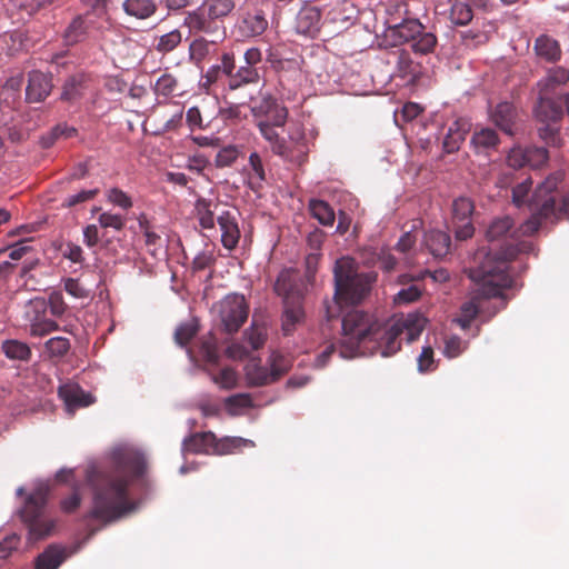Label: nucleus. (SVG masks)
<instances>
[{"mask_svg":"<svg viewBox=\"0 0 569 569\" xmlns=\"http://www.w3.org/2000/svg\"><path fill=\"white\" fill-rule=\"evenodd\" d=\"M535 116L541 123H558L563 117V109L560 100H556L549 94H540L535 108Z\"/></svg>","mask_w":569,"mask_h":569,"instance_id":"nucleus-15","label":"nucleus"},{"mask_svg":"<svg viewBox=\"0 0 569 569\" xmlns=\"http://www.w3.org/2000/svg\"><path fill=\"white\" fill-rule=\"evenodd\" d=\"M549 159L548 150L543 147H528L527 166L540 168Z\"/></svg>","mask_w":569,"mask_h":569,"instance_id":"nucleus-57","label":"nucleus"},{"mask_svg":"<svg viewBox=\"0 0 569 569\" xmlns=\"http://www.w3.org/2000/svg\"><path fill=\"white\" fill-rule=\"evenodd\" d=\"M471 129V123L466 118H458L448 128V132L443 139V149L447 153L459 150L461 143L466 140V136Z\"/></svg>","mask_w":569,"mask_h":569,"instance_id":"nucleus-20","label":"nucleus"},{"mask_svg":"<svg viewBox=\"0 0 569 569\" xmlns=\"http://www.w3.org/2000/svg\"><path fill=\"white\" fill-rule=\"evenodd\" d=\"M87 32L86 20L82 16H77L68 26L64 38L69 43H76L82 39Z\"/></svg>","mask_w":569,"mask_h":569,"instance_id":"nucleus-48","label":"nucleus"},{"mask_svg":"<svg viewBox=\"0 0 569 569\" xmlns=\"http://www.w3.org/2000/svg\"><path fill=\"white\" fill-rule=\"evenodd\" d=\"M52 90L51 77L44 72L34 70L29 72L26 98L28 102L43 101Z\"/></svg>","mask_w":569,"mask_h":569,"instance_id":"nucleus-14","label":"nucleus"},{"mask_svg":"<svg viewBox=\"0 0 569 569\" xmlns=\"http://www.w3.org/2000/svg\"><path fill=\"white\" fill-rule=\"evenodd\" d=\"M493 123L503 132L513 136V126L517 118L516 108L510 102H500L490 113Z\"/></svg>","mask_w":569,"mask_h":569,"instance_id":"nucleus-25","label":"nucleus"},{"mask_svg":"<svg viewBox=\"0 0 569 569\" xmlns=\"http://www.w3.org/2000/svg\"><path fill=\"white\" fill-rule=\"evenodd\" d=\"M78 134V130L74 127L68 126L67 123H59L51 129V131L42 138L43 146L46 148L51 147L58 139H71Z\"/></svg>","mask_w":569,"mask_h":569,"instance_id":"nucleus-44","label":"nucleus"},{"mask_svg":"<svg viewBox=\"0 0 569 569\" xmlns=\"http://www.w3.org/2000/svg\"><path fill=\"white\" fill-rule=\"evenodd\" d=\"M425 29L418 19H406L395 26H389L383 33L386 48H402L406 42H413Z\"/></svg>","mask_w":569,"mask_h":569,"instance_id":"nucleus-13","label":"nucleus"},{"mask_svg":"<svg viewBox=\"0 0 569 569\" xmlns=\"http://www.w3.org/2000/svg\"><path fill=\"white\" fill-rule=\"evenodd\" d=\"M517 248L508 247L502 259L495 260L487 258L481 264L469 268L468 276L473 282L470 298L461 306V316L458 323L467 329L471 321L479 313L481 301L491 298L502 297V290L510 288L513 279L507 272L506 260L517 253Z\"/></svg>","mask_w":569,"mask_h":569,"instance_id":"nucleus-5","label":"nucleus"},{"mask_svg":"<svg viewBox=\"0 0 569 569\" xmlns=\"http://www.w3.org/2000/svg\"><path fill=\"white\" fill-rule=\"evenodd\" d=\"M46 349L51 357H63L70 349V341L64 337H54L46 342Z\"/></svg>","mask_w":569,"mask_h":569,"instance_id":"nucleus-56","label":"nucleus"},{"mask_svg":"<svg viewBox=\"0 0 569 569\" xmlns=\"http://www.w3.org/2000/svg\"><path fill=\"white\" fill-rule=\"evenodd\" d=\"M423 242L429 252L436 258L445 257L450 251L451 239L445 231L430 230L426 232Z\"/></svg>","mask_w":569,"mask_h":569,"instance_id":"nucleus-27","label":"nucleus"},{"mask_svg":"<svg viewBox=\"0 0 569 569\" xmlns=\"http://www.w3.org/2000/svg\"><path fill=\"white\" fill-rule=\"evenodd\" d=\"M126 218L119 213H112V212H102L99 218L98 222L99 224L104 228H111L116 231H121L126 227Z\"/></svg>","mask_w":569,"mask_h":569,"instance_id":"nucleus-55","label":"nucleus"},{"mask_svg":"<svg viewBox=\"0 0 569 569\" xmlns=\"http://www.w3.org/2000/svg\"><path fill=\"white\" fill-rule=\"evenodd\" d=\"M243 337L246 341L250 345L252 350L260 349L266 341L264 331L261 328L256 327L253 325L244 331Z\"/></svg>","mask_w":569,"mask_h":569,"instance_id":"nucleus-60","label":"nucleus"},{"mask_svg":"<svg viewBox=\"0 0 569 569\" xmlns=\"http://www.w3.org/2000/svg\"><path fill=\"white\" fill-rule=\"evenodd\" d=\"M183 24L192 34L213 33L218 30V22L207 13V9L203 6L197 10L188 12Z\"/></svg>","mask_w":569,"mask_h":569,"instance_id":"nucleus-17","label":"nucleus"},{"mask_svg":"<svg viewBox=\"0 0 569 569\" xmlns=\"http://www.w3.org/2000/svg\"><path fill=\"white\" fill-rule=\"evenodd\" d=\"M31 307L36 312L34 317L30 318L31 336L44 337L59 329V326L54 320L46 317V303L43 300L32 301Z\"/></svg>","mask_w":569,"mask_h":569,"instance_id":"nucleus-16","label":"nucleus"},{"mask_svg":"<svg viewBox=\"0 0 569 569\" xmlns=\"http://www.w3.org/2000/svg\"><path fill=\"white\" fill-rule=\"evenodd\" d=\"M426 322V318L417 312L380 322L366 311L351 310L341 321L340 355L351 358L367 350H377L382 357H391L401 349L402 336L408 342L415 341Z\"/></svg>","mask_w":569,"mask_h":569,"instance_id":"nucleus-1","label":"nucleus"},{"mask_svg":"<svg viewBox=\"0 0 569 569\" xmlns=\"http://www.w3.org/2000/svg\"><path fill=\"white\" fill-rule=\"evenodd\" d=\"M267 181V172L261 156L254 151L248 159L247 184L254 191L259 192L263 189Z\"/></svg>","mask_w":569,"mask_h":569,"instance_id":"nucleus-24","label":"nucleus"},{"mask_svg":"<svg viewBox=\"0 0 569 569\" xmlns=\"http://www.w3.org/2000/svg\"><path fill=\"white\" fill-rule=\"evenodd\" d=\"M449 18L456 26H467L473 18L471 7L463 1H455L450 9Z\"/></svg>","mask_w":569,"mask_h":569,"instance_id":"nucleus-41","label":"nucleus"},{"mask_svg":"<svg viewBox=\"0 0 569 569\" xmlns=\"http://www.w3.org/2000/svg\"><path fill=\"white\" fill-rule=\"evenodd\" d=\"M535 52L547 62H557L561 58V48L559 42L548 34L539 36L535 41Z\"/></svg>","mask_w":569,"mask_h":569,"instance_id":"nucleus-29","label":"nucleus"},{"mask_svg":"<svg viewBox=\"0 0 569 569\" xmlns=\"http://www.w3.org/2000/svg\"><path fill=\"white\" fill-rule=\"evenodd\" d=\"M420 296L421 289L417 284H410L395 295L393 301L396 305H406L418 300Z\"/></svg>","mask_w":569,"mask_h":569,"instance_id":"nucleus-59","label":"nucleus"},{"mask_svg":"<svg viewBox=\"0 0 569 569\" xmlns=\"http://www.w3.org/2000/svg\"><path fill=\"white\" fill-rule=\"evenodd\" d=\"M157 8L154 0H124L122 3V9L128 16L140 20L152 17Z\"/></svg>","mask_w":569,"mask_h":569,"instance_id":"nucleus-33","label":"nucleus"},{"mask_svg":"<svg viewBox=\"0 0 569 569\" xmlns=\"http://www.w3.org/2000/svg\"><path fill=\"white\" fill-rule=\"evenodd\" d=\"M106 198L110 203L123 210H129L133 206L131 197L117 187L108 189L106 191Z\"/></svg>","mask_w":569,"mask_h":569,"instance_id":"nucleus-51","label":"nucleus"},{"mask_svg":"<svg viewBox=\"0 0 569 569\" xmlns=\"http://www.w3.org/2000/svg\"><path fill=\"white\" fill-rule=\"evenodd\" d=\"M216 435L211 431L196 432L183 441V449L191 453L213 452Z\"/></svg>","mask_w":569,"mask_h":569,"instance_id":"nucleus-28","label":"nucleus"},{"mask_svg":"<svg viewBox=\"0 0 569 569\" xmlns=\"http://www.w3.org/2000/svg\"><path fill=\"white\" fill-rule=\"evenodd\" d=\"M59 396L70 409L87 407L93 402L90 393H86L78 386H62L59 388Z\"/></svg>","mask_w":569,"mask_h":569,"instance_id":"nucleus-30","label":"nucleus"},{"mask_svg":"<svg viewBox=\"0 0 569 569\" xmlns=\"http://www.w3.org/2000/svg\"><path fill=\"white\" fill-rule=\"evenodd\" d=\"M240 156V149L236 146H226L221 148L214 158L217 168H226L232 166Z\"/></svg>","mask_w":569,"mask_h":569,"instance_id":"nucleus-49","label":"nucleus"},{"mask_svg":"<svg viewBox=\"0 0 569 569\" xmlns=\"http://www.w3.org/2000/svg\"><path fill=\"white\" fill-rule=\"evenodd\" d=\"M144 470L146 461L139 453L119 457L112 470H88L87 481L93 491L89 517L110 523L132 511L134 503L129 498L128 487L130 481L141 477Z\"/></svg>","mask_w":569,"mask_h":569,"instance_id":"nucleus-2","label":"nucleus"},{"mask_svg":"<svg viewBox=\"0 0 569 569\" xmlns=\"http://www.w3.org/2000/svg\"><path fill=\"white\" fill-rule=\"evenodd\" d=\"M259 79L258 70L251 66H241L234 70L231 79L228 81L230 90L239 89L246 84L254 83Z\"/></svg>","mask_w":569,"mask_h":569,"instance_id":"nucleus-35","label":"nucleus"},{"mask_svg":"<svg viewBox=\"0 0 569 569\" xmlns=\"http://www.w3.org/2000/svg\"><path fill=\"white\" fill-rule=\"evenodd\" d=\"M211 44L213 42H209L202 37L194 39L189 46L190 59L197 64L201 63L208 57Z\"/></svg>","mask_w":569,"mask_h":569,"instance_id":"nucleus-47","label":"nucleus"},{"mask_svg":"<svg viewBox=\"0 0 569 569\" xmlns=\"http://www.w3.org/2000/svg\"><path fill=\"white\" fill-rule=\"evenodd\" d=\"M67 559L63 547L51 545L36 559V569H58Z\"/></svg>","mask_w":569,"mask_h":569,"instance_id":"nucleus-32","label":"nucleus"},{"mask_svg":"<svg viewBox=\"0 0 569 569\" xmlns=\"http://www.w3.org/2000/svg\"><path fill=\"white\" fill-rule=\"evenodd\" d=\"M565 173L557 171L548 176L536 188L532 197L528 193L532 187L531 178L525 179L512 188V201L517 207L528 203L532 211L531 218L525 223L523 232H535L539 229L541 220H559L569 217V199L558 189Z\"/></svg>","mask_w":569,"mask_h":569,"instance_id":"nucleus-4","label":"nucleus"},{"mask_svg":"<svg viewBox=\"0 0 569 569\" xmlns=\"http://www.w3.org/2000/svg\"><path fill=\"white\" fill-rule=\"evenodd\" d=\"M321 10L315 6H305L297 14L296 29L299 33L315 36L320 29Z\"/></svg>","mask_w":569,"mask_h":569,"instance_id":"nucleus-22","label":"nucleus"},{"mask_svg":"<svg viewBox=\"0 0 569 569\" xmlns=\"http://www.w3.org/2000/svg\"><path fill=\"white\" fill-rule=\"evenodd\" d=\"M203 7L207 13L217 22L228 17L234 9V0H208Z\"/></svg>","mask_w":569,"mask_h":569,"instance_id":"nucleus-38","label":"nucleus"},{"mask_svg":"<svg viewBox=\"0 0 569 569\" xmlns=\"http://www.w3.org/2000/svg\"><path fill=\"white\" fill-rule=\"evenodd\" d=\"M138 224L141 233L144 237V246L148 252L156 257L158 251L163 248L161 228L150 221L144 213H141L138 217Z\"/></svg>","mask_w":569,"mask_h":569,"instance_id":"nucleus-18","label":"nucleus"},{"mask_svg":"<svg viewBox=\"0 0 569 569\" xmlns=\"http://www.w3.org/2000/svg\"><path fill=\"white\" fill-rule=\"evenodd\" d=\"M246 379L250 387H262L273 383L270 370L262 367L258 361L251 360L244 368Z\"/></svg>","mask_w":569,"mask_h":569,"instance_id":"nucleus-34","label":"nucleus"},{"mask_svg":"<svg viewBox=\"0 0 569 569\" xmlns=\"http://www.w3.org/2000/svg\"><path fill=\"white\" fill-rule=\"evenodd\" d=\"M181 40V32L177 29L172 30L159 38L158 43L156 44V49L162 53L170 52L180 44Z\"/></svg>","mask_w":569,"mask_h":569,"instance_id":"nucleus-50","label":"nucleus"},{"mask_svg":"<svg viewBox=\"0 0 569 569\" xmlns=\"http://www.w3.org/2000/svg\"><path fill=\"white\" fill-rule=\"evenodd\" d=\"M569 81V70L563 67L549 68L538 82L540 94H551Z\"/></svg>","mask_w":569,"mask_h":569,"instance_id":"nucleus-26","label":"nucleus"},{"mask_svg":"<svg viewBox=\"0 0 569 569\" xmlns=\"http://www.w3.org/2000/svg\"><path fill=\"white\" fill-rule=\"evenodd\" d=\"M48 305L54 317H61L67 310V303L60 291H53L49 295Z\"/></svg>","mask_w":569,"mask_h":569,"instance_id":"nucleus-64","label":"nucleus"},{"mask_svg":"<svg viewBox=\"0 0 569 569\" xmlns=\"http://www.w3.org/2000/svg\"><path fill=\"white\" fill-rule=\"evenodd\" d=\"M84 77L81 74L68 78L63 84L61 99L66 101H73L80 98L84 91Z\"/></svg>","mask_w":569,"mask_h":569,"instance_id":"nucleus-39","label":"nucleus"},{"mask_svg":"<svg viewBox=\"0 0 569 569\" xmlns=\"http://www.w3.org/2000/svg\"><path fill=\"white\" fill-rule=\"evenodd\" d=\"M257 127L262 138L269 143L273 154L284 161L301 164L308 156L306 134L299 126L288 131V138L281 136L288 119V109L271 94H261L251 107Z\"/></svg>","mask_w":569,"mask_h":569,"instance_id":"nucleus-3","label":"nucleus"},{"mask_svg":"<svg viewBox=\"0 0 569 569\" xmlns=\"http://www.w3.org/2000/svg\"><path fill=\"white\" fill-rule=\"evenodd\" d=\"M305 281L295 269L282 270L274 282V292L282 297V331L290 336L305 321L303 296Z\"/></svg>","mask_w":569,"mask_h":569,"instance_id":"nucleus-7","label":"nucleus"},{"mask_svg":"<svg viewBox=\"0 0 569 569\" xmlns=\"http://www.w3.org/2000/svg\"><path fill=\"white\" fill-rule=\"evenodd\" d=\"M249 443V440H246L240 437H226L222 439L216 438V445L213 449V453L217 455H228L232 453L236 449H240Z\"/></svg>","mask_w":569,"mask_h":569,"instance_id":"nucleus-45","label":"nucleus"},{"mask_svg":"<svg viewBox=\"0 0 569 569\" xmlns=\"http://www.w3.org/2000/svg\"><path fill=\"white\" fill-rule=\"evenodd\" d=\"M335 295L339 306H356L365 301L378 279L376 271L358 272L350 257L338 259L333 267Z\"/></svg>","mask_w":569,"mask_h":569,"instance_id":"nucleus-6","label":"nucleus"},{"mask_svg":"<svg viewBox=\"0 0 569 569\" xmlns=\"http://www.w3.org/2000/svg\"><path fill=\"white\" fill-rule=\"evenodd\" d=\"M221 230L222 246L228 250H233L240 239V230L236 217L230 211H223L217 218Z\"/></svg>","mask_w":569,"mask_h":569,"instance_id":"nucleus-21","label":"nucleus"},{"mask_svg":"<svg viewBox=\"0 0 569 569\" xmlns=\"http://www.w3.org/2000/svg\"><path fill=\"white\" fill-rule=\"evenodd\" d=\"M500 140L497 132L490 128H482L475 131L471 137V146L477 153H489L496 150Z\"/></svg>","mask_w":569,"mask_h":569,"instance_id":"nucleus-31","label":"nucleus"},{"mask_svg":"<svg viewBox=\"0 0 569 569\" xmlns=\"http://www.w3.org/2000/svg\"><path fill=\"white\" fill-rule=\"evenodd\" d=\"M543 126L538 129L539 137L548 144L557 146L560 141L559 128L555 127L556 123H542Z\"/></svg>","mask_w":569,"mask_h":569,"instance_id":"nucleus-63","label":"nucleus"},{"mask_svg":"<svg viewBox=\"0 0 569 569\" xmlns=\"http://www.w3.org/2000/svg\"><path fill=\"white\" fill-rule=\"evenodd\" d=\"M178 86L177 79L170 73H163L154 84V92L158 96L169 97L173 94Z\"/></svg>","mask_w":569,"mask_h":569,"instance_id":"nucleus-53","label":"nucleus"},{"mask_svg":"<svg viewBox=\"0 0 569 569\" xmlns=\"http://www.w3.org/2000/svg\"><path fill=\"white\" fill-rule=\"evenodd\" d=\"M212 380L223 389H232L237 386V372L229 367L223 368L219 373L212 376Z\"/></svg>","mask_w":569,"mask_h":569,"instance_id":"nucleus-58","label":"nucleus"},{"mask_svg":"<svg viewBox=\"0 0 569 569\" xmlns=\"http://www.w3.org/2000/svg\"><path fill=\"white\" fill-rule=\"evenodd\" d=\"M272 68L279 74V82L284 86V82L297 81L301 76V59L296 58H276L272 54L270 59Z\"/></svg>","mask_w":569,"mask_h":569,"instance_id":"nucleus-23","label":"nucleus"},{"mask_svg":"<svg viewBox=\"0 0 569 569\" xmlns=\"http://www.w3.org/2000/svg\"><path fill=\"white\" fill-rule=\"evenodd\" d=\"M198 327L193 322L181 323L174 331V341L181 346H187L197 335Z\"/></svg>","mask_w":569,"mask_h":569,"instance_id":"nucleus-54","label":"nucleus"},{"mask_svg":"<svg viewBox=\"0 0 569 569\" xmlns=\"http://www.w3.org/2000/svg\"><path fill=\"white\" fill-rule=\"evenodd\" d=\"M49 489L44 486L36 488L27 498L21 510V518L29 527L31 539L39 540L50 535L53 522L43 518Z\"/></svg>","mask_w":569,"mask_h":569,"instance_id":"nucleus-9","label":"nucleus"},{"mask_svg":"<svg viewBox=\"0 0 569 569\" xmlns=\"http://www.w3.org/2000/svg\"><path fill=\"white\" fill-rule=\"evenodd\" d=\"M515 232V222L509 216L495 218L489 223L486 230V239L491 243L502 242V244L499 247L498 250H495L493 248H490L488 252L479 250L475 257L478 264H481L489 257L495 260L502 259V256L507 248L512 246L513 248H517L518 251L512 258L506 260V264L508 266L509 261L515 259L519 252L523 251L527 248V244L525 242L515 243L513 240L509 241V239L513 237Z\"/></svg>","mask_w":569,"mask_h":569,"instance_id":"nucleus-8","label":"nucleus"},{"mask_svg":"<svg viewBox=\"0 0 569 569\" xmlns=\"http://www.w3.org/2000/svg\"><path fill=\"white\" fill-rule=\"evenodd\" d=\"M249 306L242 295L227 296L219 305V316L223 331L232 335L247 321Z\"/></svg>","mask_w":569,"mask_h":569,"instance_id":"nucleus-10","label":"nucleus"},{"mask_svg":"<svg viewBox=\"0 0 569 569\" xmlns=\"http://www.w3.org/2000/svg\"><path fill=\"white\" fill-rule=\"evenodd\" d=\"M99 189L81 190L74 194L67 196L61 206L63 208H73L79 204L86 203L97 197Z\"/></svg>","mask_w":569,"mask_h":569,"instance_id":"nucleus-52","label":"nucleus"},{"mask_svg":"<svg viewBox=\"0 0 569 569\" xmlns=\"http://www.w3.org/2000/svg\"><path fill=\"white\" fill-rule=\"evenodd\" d=\"M436 46L437 37L432 32H427L423 29L412 42L411 47L416 53L428 54L435 50Z\"/></svg>","mask_w":569,"mask_h":569,"instance_id":"nucleus-46","label":"nucleus"},{"mask_svg":"<svg viewBox=\"0 0 569 569\" xmlns=\"http://www.w3.org/2000/svg\"><path fill=\"white\" fill-rule=\"evenodd\" d=\"M194 210L199 219V223L203 229H212L214 227V214L211 210V201L199 198L196 201Z\"/></svg>","mask_w":569,"mask_h":569,"instance_id":"nucleus-43","label":"nucleus"},{"mask_svg":"<svg viewBox=\"0 0 569 569\" xmlns=\"http://www.w3.org/2000/svg\"><path fill=\"white\" fill-rule=\"evenodd\" d=\"M475 211L472 199L461 196L452 202V221L455 224V234L458 240L470 239L475 233V227L471 222V216Z\"/></svg>","mask_w":569,"mask_h":569,"instance_id":"nucleus-12","label":"nucleus"},{"mask_svg":"<svg viewBox=\"0 0 569 569\" xmlns=\"http://www.w3.org/2000/svg\"><path fill=\"white\" fill-rule=\"evenodd\" d=\"M466 346V342L460 337H449L445 343V355L448 358H456L463 352Z\"/></svg>","mask_w":569,"mask_h":569,"instance_id":"nucleus-62","label":"nucleus"},{"mask_svg":"<svg viewBox=\"0 0 569 569\" xmlns=\"http://www.w3.org/2000/svg\"><path fill=\"white\" fill-rule=\"evenodd\" d=\"M268 362L270 366V376L273 378L274 382L283 377L292 366L291 360L279 352H272Z\"/></svg>","mask_w":569,"mask_h":569,"instance_id":"nucleus-42","label":"nucleus"},{"mask_svg":"<svg viewBox=\"0 0 569 569\" xmlns=\"http://www.w3.org/2000/svg\"><path fill=\"white\" fill-rule=\"evenodd\" d=\"M268 28V20L262 10L254 9L243 13L239 21V31L244 37L261 36Z\"/></svg>","mask_w":569,"mask_h":569,"instance_id":"nucleus-19","label":"nucleus"},{"mask_svg":"<svg viewBox=\"0 0 569 569\" xmlns=\"http://www.w3.org/2000/svg\"><path fill=\"white\" fill-rule=\"evenodd\" d=\"M528 148H512L507 156L509 167L519 169L527 166Z\"/></svg>","mask_w":569,"mask_h":569,"instance_id":"nucleus-61","label":"nucleus"},{"mask_svg":"<svg viewBox=\"0 0 569 569\" xmlns=\"http://www.w3.org/2000/svg\"><path fill=\"white\" fill-rule=\"evenodd\" d=\"M1 350L11 360L28 361L31 357L30 347L19 340H6L1 345Z\"/></svg>","mask_w":569,"mask_h":569,"instance_id":"nucleus-37","label":"nucleus"},{"mask_svg":"<svg viewBox=\"0 0 569 569\" xmlns=\"http://www.w3.org/2000/svg\"><path fill=\"white\" fill-rule=\"evenodd\" d=\"M311 216L322 226L331 227L335 222V211L330 204L323 200L312 199L309 202Z\"/></svg>","mask_w":569,"mask_h":569,"instance_id":"nucleus-36","label":"nucleus"},{"mask_svg":"<svg viewBox=\"0 0 569 569\" xmlns=\"http://www.w3.org/2000/svg\"><path fill=\"white\" fill-rule=\"evenodd\" d=\"M200 355L202 359L209 365L217 366L219 363L220 353L218 349V342L216 337L211 333L201 339Z\"/></svg>","mask_w":569,"mask_h":569,"instance_id":"nucleus-40","label":"nucleus"},{"mask_svg":"<svg viewBox=\"0 0 569 569\" xmlns=\"http://www.w3.org/2000/svg\"><path fill=\"white\" fill-rule=\"evenodd\" d=\"M387 63L393 66L392 76L406 83L415 84L420 77V64L415 62L410 51L405 48H390L386 53Z\"/></svg>","mask_w":569,"mask_h":569,"instance_id":"nucleus-11","label":"nucleus"}]
</instances>
